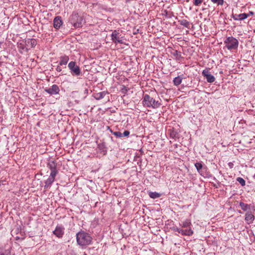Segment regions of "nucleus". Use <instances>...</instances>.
<instances>
[{
	"label": "nucleus",
	"mask_w": 255,
	"mask_h": 255,
	"mask_svg": "<svg viewBox=\"0 0 255 255\" xmlns=\"http://www.w3.org/2000/svg\"><path fill=\"white\" fill-rule=\"evenodd\" d=\"M149 196L151 198L156 199L159 198L160 196V194L156 192H150L149 193Z\"/></svg>",
	"instance_id": "24"
},
{
	"label": "nucleus",
	"mask_w": 255,
	"mask_h": 255,
	"mask_svg": "<svg viewBox=\"0 0 255 255\" xmlns=\"http://www.w3.org/2000/svg\"><path fill=\"white\" fill-rule=\"evenodd\" d=\"M142 104L144 107L157 109L161 106V103L158 101H156L153 98L147 94H145L142 99Z\"/></svg>",
	"instance_id": "2"
},
{
	"label": "nucleus",
	"mask_w": 255,
	"mask_h": 255,
	"mask_svg": "<svg viewBox=\"0 0 255 255\" xmlns=\"http://www.w3.org/2000/svg\"><path fill=\"white\" fill-rule=\"evenodd\" d=\"M62 24L61 18L60 16H56L53 20V26L55 28L59 29Z\"/></svg>",
	"instance_id": "12"
},
{
	"label": "nucleus",
	"mask_w": 255,
	"mask_h": 255,
	"mask_svg": "<svg viewBox=\"0 0 255 255\" xmlns=\"http://www.w3.org/2000/svg\"><path fill=\"white\" fill-rule=\"evenodd\" d=\"M183 79V75L178 76L177 77L174 78L173 80V84L175 86H179L182 82Z\"/></svg>",
	"instance_id": "17"
},
{
	"label": "nucleus",
	"mask_w": 255,
	"mask_h": 255,
	"mask_svg": "<svg viewBox=\"0 0 255 255\" xmlns=\"http://www.w3.org/2000/svg\"><path fill=\"white\" fill-rule=\"evenodd\" d=\"M195 166L198 172L202 175V169L203 168V164L202 162H196L195 163Z\"/></svg>",
	"instance_id": "21"
},
{
	"label": "nucleus",
	"mask_w": 255,
	"mask_h": 255,
	"mask_svg": "<svg viewBox=\"0 0 255 255\" xmlns=\"http://www.w3.org/2000/svg\"><path fill=\"white\" fill-rule=\"evenodd\" d=\"M45 91L50 95L58 94L60 92L59 87L56 85H53L51 87L45 89Z\"/></svg>",
	"instance_id": "7"
},
{
	"label": "nucleus",
	"mask_w": 255,
	"mask_h": 255,
	"mask_svg": "<svg viewBox=\"0 0 255 255\" xmlns=\"http://www.w3.org/2000/svg\"><path fill=\"white\" fill-rule=\"evenodd\" d=\"M72 75L78 76L81 74V70L78 66L76 64L74 61H71L68 65Z\"/></svg>",
	"instance_id": "5"
},
{
	"label": "nucleus",
	"mask_w": 255,
	"mask_h": 255,
	"mask_svg": "<svg viewBox=\"0 0 255 255\" xmlns=\"http://www.w3.org/2000/svg\"><path fill=\"white\" fill-rule=\"evenodd\" d=\"M248 14H249V16H250V15H253L254 14V13L253 11H250Z\"/></svg>",
	"instance_id": "36"
},
{
	"label": "nucleus",
	"mask_w": 255,
	"mask_h": 255,
	"mask_svg": "<svg viewBox=\"0 0 255 255\" xmlns=\"http://www.w3.org/2000/svg\"><path fill=\"white\" fill-rule=\"evenodd\" d=\"M203 0H193V3L196 6L200 5Z\"/></svg>",
	"instance_id": "29"
},
{
	"label": "nucleus",
	"mask_w": 255,
	"mask_h": 255,
	"mask_svg": "<svg viewBox=\"0 0 255 255\" xmlns=\"http://www.w3.org/2000/svg\"><path fill=\"white\" fill-rule=\"evenodd\" d=\"M173 55L176 57V59L180 60V59L182 57L181 53L178 52V51H175L173 53Z\"/></svg>",
	"instance_id": "28"
},
{
	"label": "nucleus",
	"mask_w": 255,
	"mask_h": 255,
	"mask_svg": "<svg viewBox=\"0 0 255 255\" xmlns=\"http://www.w3.org/2000/svg\"><path fill=\"white\" fill-rule=\"evenodd\" d=\"M9 255V253L7 251H3L0 249V255Z\"/></svg>",
	"instance_id": "31"
},
{
	"label": "nucleus",
	"mask_w": 255,
	"mask_h": 255,
	"mask_svg": "<svg viewBox=\"0 0 255 255\" xmlns=\"http://www.w3.org/2000/svg\"><path fill=\"white\" fill-rule=\"evenodd\" d=\"M245 220L248 224L252 223L255 220V216L251 212H247L246 213Z\"/></svg>",
	"instance_id": "13"
},
{
	"label": "nucleus",
	"mask_w": 255,
	"mask_h": 255,
	"mask_svg": "<svg viewBox=\"0 0 255 255\" xmlns=\"http://www.w3.org/2000/svg\"><path fill=\"white\" fill-rule=\"evenodd\" d=\"M180 228H174L173 230L175 231H176L177 232H179V230H180Z\"/></svg>",
	"instance_id": "35"
},
{
	"label": "nucleus",
	"mask_w": 255,
	"mask_h": 255,
	"mask_svg": "<svg viewBox=\"0 0 255 255\" xmlns=\"http://www.w3.org/2000/svg\"><path fill=\"white\" fill-rule=\"evenodd\" d=\"M128 91V89H127V88L126 86H124V85H122V87H121V92L122 94H124L123 95V98H124V97H126V93ZM123 100L124 101H125V99H123Z\"/></svg>",
	"instance_id": "25"
},
{
	"label": "nucleus",
	"mask_w": 255,
	"mask_h": 255,
	"mask_svg": "<svg viewBox=\"0 0 255 255\" xmlns=\"http://www.w3.org/2000/svg\"><path fill=\"white\" fill-rule=\"evenodd\" d=\"M76 240L79 246L85 248L91 243L92 238L88 233L81 231L77 233Z\"/></svg>",
	"instance_id": "1"
},
{
	"label": "nucleus",
	"mask_w": 255,
	"mask_h": 255,
	"mask_svg": "<svg viewBox=\"0 0 255 255\" xmlns=\"http://www.w3.org/2000/svg\"><path fill=\"white\" fill-rule=\"evenodd\" d=\"M56 176V175H54V173H50L49 178L45 181L44 189H47L51 187L52 184L55 180Z\"/></svg>",
	"instance_id": "9"
},
{
	"label": "nucleus",
	"mask_w": 255,
	"mask_h": 255,
	"mask_svg": "<svg viewBox=\"0 0 255 255\" xmlns=\"http://www.w3.org/2000/svg\"><path fill=\"white\" fill-rule=\"evenodd\" d=\"M113 134L116 136L117 137H122L123 136H128V130H125L123 133H122L120 131H116L113 133Z\"/></svg>",
	"instance_id": "19"
},
{
	"label": "nucleus",
	"mask_w": 255,
	"mask_h": 255,
	"mask_svg": "<svg viewBox=\"0 0 255 255\" xmlns=\"http://www.w3.org/2000/svg\"><path fill=\"white\" fill-rule=\"evenodd\" d=\"M202 75L205 77L208 83H213L215 81V77L211 74L209 69L206 68L202 71Z\"/></svg>",
	"instance_id": "6"
},
{
	"label": "nucleus",
	"mask_w": 255,
	"mask_h": 255,
	"mask_svg": "<svg viewBox=\"0 0 255 255\" xmlns=\"http://www.w3.org/2000/svg\"><path fill=\"white\" fill-rule=\"evenodd\" d=\"M61 66H60L59 64V65L57 66V68H56V70L57 72H60L62 71V68Z\"/></svg>",
	"instance_id": "32"
},
{
	"label": "nucleus",
	"mask_w": 255,
	"mask_h": 255,
	"mask_svg": "<svg viewBox=\"0 0 255 255\" xmlns=\"http://www.w3.org/2000/svg\"><path fill=\"white\" fill-rule=\"evenodd\" d=\"M240 206L241 207L242 209L245 211H246L250 209V205H248L242 202L240 203Z\"/></svg>",
	"instance_id": "22"
},
{
	"label": "nucleus",
	"mask_w": 255,
	"mask_h": 255,
	"mask_svg": "<svg viewBox=\"0 0 255 255\" xmlns=\"http://www.w3.org/2000/svg\"><path fill=\"white\" fill-rule=\"evenodd\" d=\"M69 58L68 56L64 55L60 57L59 65L60 66H64V68H66V65L67 64Z\"/></svg>",
	"instance_id": "14"
},
{
	"label": "nucleus",
	"mask_w": 255,
	"mask_h": 255,
	"mask_svg": "<svg viewBox=\"0 0 255 255\" xmlns=\"http://www.w3.org/2000/svg\"><path fill=\"white\" fill-rule=\"evenodd\" d=\"M107 94V93L105 91L101 92L96 94L95 98L97 100H101L103 99Z\"/></svg>",
	"instance_id": "20"
},
{
	"label": "nucleus",
	"mask_w": 255,
	"mask_h": 255,
	"mask_svg": "<svg viewBox=\"0 0 255 255\" xmlns=\"http://www.w3.org/2000/svg\"><path fill=\"white\" fill-rule=\"evenodd\" d=\"M104 148V145H99V149H100V150H102V151H103V152H104V149H103V148Z\"/></svg>",
	"instance_id": "34"
},
{
	"label": "nucleus",
	"mask_w": 255,
	"mask_h": 255,
	"mask_svg": "<svg viewBox=\"0 0 255 255\" xmlns=\"http://www.w3.org/2000/svg\"><path fill=\"white\" fill-rule=\"evenodd\" d=\"M69 22L75 28L81 27L84 23L83 16L80 15L78 13L73 12L71 15L69 19Z\"/></svg>",
	"instance_id": "3"
},
{
	"label": "nucleus",
	"mask_w": 255,
	"mask_h": 255,
	"mask_svg": "<svg viewBox=\"0 0 255 255\" xmlns=\"http://www.w3.org/2000/svg\"><path fill=\"white\" fill-rule=\"evenodd\" d=\"M1 44H2V42H0V48L1 47Z\"/></svg>",
	"instance_id": "37"
},
{
	"label": "nucleus",
	"mask_w": 255,
	"mask_h": 255,
	"mask_svg": "<svg viewBox=\"0 0 255 255\" xmlns=\"http://www.w3.org/2000/svg\"><path fill=\"white\" fill-rule=\"evenodd\" d=\"M231 16L235 20L241 21L247 18L249 16V14L246 13L241 14L233 13Z\"/></svg>",
	"instance_id": "10"
},
{
	"label": "nucleus",
	"mask_w": 255,
	"mask_h": 255,
	"mask_svg": "<svg viewBox=\"0 0 255 255\" xmlns=\"http://www.w3.org/2000/svg\"><path fill=\"white\" fill-rule=\"evenodd\" d=\"M224 43L225 47L229 50L237 49L239 45L238 40L233 36L227 37L224 41Z\"/></svg>",
	"instance_id": "4"
},
{
	"label": "nucleus",
	"mask_w": 255,
	"mask_h": 255,
	"mask_svg": "<svg viewBox=\"0 0 255 255\" xmlns=\"http://www.w3.org/2000/svg\"><path fill=\"white\" fill-rule=\"evenodd\" d=\"M179 23L184 26V27H187L188 28H189V22L185 19H182V20H179Z\"/></svg>",
	"instance_id": "23"
},
{
	"label": "nucleus",
	"mask_w": 255,
	"mask_h": 255,
	"mask_svg": "<svg viewBox=\"0 0 255 255\" xmlns=\"http://www.w3.org/2000/svg\"><path fill=\"white\" fill-rule=\"evenodd\" d=\"M237 181L242 186H244L246 185L245 180L242 177H239L237 178Z\"/></svg>",
	"instance_id": "26"
},
{
	"label": "nucleus",
	"mask_w": 255,
	"mask_h": 255,
	"mask_svg": "<svg viewBox=\"0 0 255 255\" xmlns=\"http://www.w3.org/2000/svg\"><path fill=\"white\" fill-rule=\"evenodd\" d=\"M47 167L50 169L51 173L57 175L58 171L56 169L57 163L54 160L50 161L47 164Z\"/></svg>",
	"instance_id": "11"
},
{
	"label": "nucleus",
	"mask_w": 255,
	"mask_h": 255,
	"mask_svg": "<svg viewBox=\"0 0 255 255\" xmlns=\"http://www.w3.org/2000/svg\"><path fill=\"white\" fill-rule=\"evenodd\" d=\"M191 225L192 224L191 221L190 220L187 219L183 221L180 226L182 228H189V229H190L191 228Z\"/></svg>",
	"instance_id": "18"
},
{
	"label": "nucleus",
	"mask_w": 255,
	"mask_h": 255,
	"mask_svg": "<svg viewBox=\"0 0 255 255\" xmlns=\"http://www.w3.org/2000/svg\"><path fill=\"white\" fill-rule=\"evenodd\" d=\"M228 166H229L230 168H233L234 165V163H233V162H229V163H228Z\"/></svg>",
	"instance_id": "33"
},
{
	"label": "nucleus",
	"mask_w": 255,
	"mask_h": 255,
	"mask_svg": "<svg viewBox=\"0 0 255 255\" xmlns=\"http://www.w3.org/2000/svg\"><path fill=\"white\" fill-rule=\"evenodd\" d=\"M178 233L181 234L182 235L188 236H192L193 234V231L191 228L186 230L180 229Z\"/></svg>",
	"instance_id": "15"
},
{
	"label": "nucleus",
	"mask_w": 255,
	"mask_h": 255,
	"mask_svg": "<svg viewBox=\"0 0 255 255\" xmlns=\"http://www.w3.org/2000/svg\"><path fill=\"white\" fill-rule=\"evenodd\" d=\"M54 235L59 238H62L64 233V228L62 225H58L53 232Z\"/></svg>",
	"instance_id": "8"
},
{
	"label": "nucleus",
	"mask_w": 255,
	"mask_h": 255,
	"mask_svg": "<svg viewBox=\"0 0 255 255\" xmlns=\"http://www.w3.org/2000/svg\"><path fill=\"white\" fill-rule=\"evenodd\" d=\"M112 40L115 42V43H122V40L120 39V37L118 36V34L116 32H114L112 33L111 35Z\"/></svg>",
	"instance_id": "16"
},
{
	"label": "nucleus",
	"mask_w": 255,
	"mask_h": 255,
	"mask_svg": "<svg viewBox=\"0 0 255 255\" xmlns=\"http://www.w3.org/2000/svg\"><path fill=\"white\" fill-rule=\"evenodd\" d=\"M211 0L213 3H216L219 5H222L224 2V0Z\"/></svg>",
	"instance_id": "27"
},
{
	"label": "nucleus",
	"mask_w": 255,
	"mask_h": 255,
	"mask_svg": "<svg viewBox=\"0 0 255 255\" xmlns=\"http://www.w3.org/2000/svg\"><path fill=\"white\" fill-rule=\"evenodd\" d=\"M37 42L35 39H30V44L32 47H35L36 45Z\"/></svg>",
	"instance_id": "30"
}]
</instances>
